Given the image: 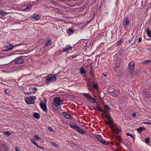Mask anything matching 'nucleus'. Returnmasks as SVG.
Here are the masks:
<instances>
[{"mask_svg":"<svg viewBox=\"0 0 151 151\" xmlns=\"http://www.w3.org/2000/svg\"><path fill=\"white\" fill-rule=\"evenodd\" d=\"M40 17L39 15H34L33 17V18L35 19L36 20H38L40 19Z\"/></svg>","mask_w":151,"mask_h":151,"instance_id":"obj_25","label":"nucleus"},{"mask_svg":"<svg viewBox=\"0 0 151 151\" xmlns=\"http://www.w3.org/2000/svg\"><path fill=\"white\" fill-rule=\"evenodd\" d=\"M51 144L52 145H54L55 147H57L58 146V145L55 143L52 142L51 143Z\"/></svg>","mask_w":151,"mask_h":151,"instance_id":"obj_33","label":"nucleus"},{"mask_svg":"<svg viewBox=\"0 0 151 151\" xmlns=\"http://www.w3.org/2000/svg\"><path fill=\"white\" fill-rule=\"evenodd\" d=\"M68 34L70 35L73 33V31L72 29H69L68 30Z\"/></svg>","mask_w":151,"mask_h":151,"instance_id":"obj_29","label":"nucleus"},{"mask_svg":"<svg viewBox=\"0 0 151 151\" xmlns=\"http://www.w3.org/2000/svg\"><path fill=\"white\" fill-rule=\"evenodd\" d=\"M84 96L87 98L88 101L89 102L94 103H96V101L89 94L87 93H85L84 94Z\"/></svg>","mask_w":151,"mask_h":151,"instance_id":"obj_5","label":"nucleus"},{"mask_svg":"<svg viewBox=\"0 0 151 151\" xmlns=\"http://www.w3.org/2000/svg\"><path fill=\"white\" fill-rule=\"evenodd\" d=\"M121 127H118L116 125H112L111 126V129L113 133L118 134L120 133L122 131Z\"/></svg>","mask_w":151,"mask_h":151,"instance_id":"obj_3","label":"nucleus"},{"mask_svg":"<svg viewBox=\"0 0 151 151\" xmlns=\"http://www.w3.org/2000/svg\"><path fill=\"white\" fill-rule=\"evenodd\" d=\"M151 62V61L149 60H147L144 61L142 63L144 64H147Z\"/></svg>","mask_w":151,"mask_h":151,"instance_id":"obj_28","label":"nucleus"},{"mask_svg":"<svg viewBox=\"0 0 151 151\" xmlns=\"http://www.w3.org/2000/svg\"><path fill=\"white\" fill-rule=\"evenodd\" d=\"M54 102L58 105L63 104V101L61 100L60 98L56 97L54 99Z\"/></svg>","mask_w":151,"mask_h":151,"instance_id":"obj_8","label":"nucleus"},{"mask_svg":"<svg viewBox=\"0 0 151 151\" xmlns=\"http://www.w3.org/2000/svg\"><path fill=\"white\" fill-rule=\"evenodd\" d=\"M129 66V72L130 74H132L135 67L134 63L132 62H130Z\"/></svg>","mask_w":151,"mask_h":151,"instance_id":"obj_6","label":"nucleus"},{"mask_svg":"<svg viewBox=\"0 0 151 151\" xmlns=\"http://www.w3.org/2000/svg\"><path fill=\"white\" fill-rule=\"evenodd\" d=\"M28 93V94H30V93Z\"/></svg>","mask_w":151,"mask_h":151,"instance_id":"obj_54","label":"nucleus"},{"mask_svg":"<svg viewBox=\"0 0 151 151\" xmlns=\"http://www.w3.org/2000/svg\"><path fill=\"white\" fill-rule=\"evenodd\" d=\"M150 124V125H151V124Z\"/></svg>","mask_w":151,"mask_h":151,"instance_id":"obj_55","label":"nucleus"},{"mask_svg":"<svg viewBox=\"0 0 151 151\" xmlns=\"http://www.w3.org/2000/svg\"><path fill=\"white\" fill-rule=\"evenodd\" d=\"M123 42V40H119L117 41L116 42V45L117 46H118L121 45Z\"/></svg>","mask_w":151,"mask_h":151,"instance_id":"obj_20","label":"nucleus"},{"mask_svg":"<svg viewBox=\"0 0 151 151\" xmlns=\"http://www.w3.org/2000/svg\"><path fill=\"white\" fill-rule=\"evenodd\" d=\"M33 115L34 116L35 118L37 119H39L40 117V114L39 113H35L33 114Z\"/></svg>","mask_w":151,"mask_h":151,"instance_id":"obj_21","label":"nucleus"},{"mask_svg":"<svg viewBox=\"0 0 151 151\" xmlns=\"http://www.w3.org/2000/svg\"><path fill=\"white\" fill-rule=\"evenodd\" d=\"M39 148L41 149H43L44 148V147L42 146H40V147H39Z\"/></svg>","mask_w":151,"mask_h":151,"instance_id":"obj_47","label":"nucleus"},{"mask_svg":"<svg viewBox=\"0 0 151 151\" xmlns=\"http://www.w3.org/2000/svg\"><path fill=\"white\" fill-rule=\"evenodd\" d=\"M4 134L6 136H8L11 134V133L8 132H5L4 133Z\"/></svg>","mask_w":151,"mask_h":151,"instance_id":"obj_31","label":"nucleus"},{"mask_svg":"<svg viewBox=\"0 0 151 151\" xmlns=\"http://www.w3.org/2000/svg\"><path fill=\"white\" fill-rule=\"evenodd\" d=\"M31 142L35 145L36 144L35 140H34L33 139H31Z\"/></svg>","mask_w":151,"mask_h":151,"instance_id":"obj_39","label":"nucleus"},{"mask_svg":"<svg viewBox=\"0 0 151 151\" xmlns=\"http://www.w3.org/2000/svg\"><path fill=\"white\" fill-rule=\"evenodd\" d=\"M95 109L96 110L101 111L102 113H103V114H105V113L106 112V111L104 110H102L99 107H96Z\"/></svg>","mask_w":151,"mask_h":151,"instance_id":"obj_22","label":"nucleus"},{"mask_svg":"<svg viewBox=\"0 0 151 151\" xmlns=\"http://www.w3.org/2000/svg\"><path fill=\"white\" fill-rule=\"evenodd\" d=\"M13 62L15 64H20L24 63V60L23 58V57L20 56L19 57L16 58V59L14 60Z\"/></svg>","mask_w":151,"mask_h":151,"instance_id":"obj_4","label":"nucleus"},{"mask_svg":"<svg viewBox=\"0 0 151 151\" xmlns=\"http://www.w3.org/2000/svg\"><path fill=\"white\" fill-rule=\"evenodd\" d=\"M0 13L2 16H4L6 15V14L9 13V12H4L2 10H1L0 11Z\"/></svg>","mask_w":151,"mask_h":151,"instance_id":"obj_24","label":"nucleus"},{"mask_svg":"<svg viewBox=\"0 0 151 151\" xmlns=\"http://www.w3.org/2000/svg\"><path fill=\"white\" fill-rule=\"evenodd\" d=\"M145 127H140L137 128V130L139 133H141L143 131L145 130Z\"/></svg>","mask_w":151,"mask_h":151,"instance_id":"obj_17","label":"nucleus"},{"mask_svg":"<svg viewBox=\"0 0 151 151\" xmlns=\"http://www.w3.org/2000/svg\"><path fill=\"white\" fill-rule=\"evenodd\" d=\"M132 116L134 117H135L136 116V113L135 112H134L132 114Z\"/></svg>","mask_w":151,"mask_h":151,"instance_id":"obj_43","label":"nucleus"},{"mask_svg":"<svg viewBox=\"0 0 151 151\" xmlns=\"http://www.w3.org/2000/svg\"><path fill=\"white\" fill-rule=\"evenodd\" d=\"M52 107L53 109L56 111H57L58 109V106L55 103H53L52 104Z\"/></svg>","mask_w":151,"mask_h":151,"instance_id":"obj_23","label":"nucleus"},{"mask_svg":"<svg viewBox=\"0 0 151 151\" xmlns=\"http://www.w3.org/2000/svg\"><path fill=\"white\" fill-rule=\"evenodd\" d=\"M14 47L13 45L12 44H10L9 45H6L5 47V48L6 49L5 51L8 52L12 50Z\"/></svg>","mask_w":151,"mask_h":151,"instance_id":"obj_10","label":"nucleus"},{"mask_svg":"<svg viewBox=\"0 0 151 151\" xmlns=\"http://www.w3.org/2000/svg\"><path fill=\"white\" fill-rule=\"evenodd\" d=\"M32 5L31 4H28L27 6L26 9H29L31 8Z\"/></svg>","mask_w":151,"mask_h":151,"instance_id":"obj_38","label":"nucleus"},{"mask_svg":"<svg viewBox=\"0 0 151 151\" xmlns=\"http://www.w3.org/2000/svg\"><path fill=\"white\" fill-rule=\"evenodd\" d=\"M119 67V65H118V66H116H116H115V68H118V67Z\"/></svg>","mask_w":151,"mask_h":151,"instance_id":"obj_50","label":"nucleus"},{"mask_svg":"<svg viewBox=\"0 0 151 151\" xmlns=\"http://www.w3.org/2000/svg\"><path fill=\"white\" fill-rule=\"evenodd\" d=\"M63 114L64 116L66 118L69 119H72L73 117L71 114H67L65 112H63Z\"/></svg>","mask_w":151,"mask_h":151,"instance_id":"obj_15","label":"nucleus"},{"mask_svg":"<svg viewBox=\"0 0 151 151\" xmlns=\"http://www.w3.org/2000/svg\"><path fill=\"white\" fill-rule=\"evenodd\" d=\"M96 138L103 144L105 145H107L108 144V142H106L104 139H103L100 135H96Z\"/></svg>","mask_w":151,"mask_h":151,"instance_id":"obj_7","label":"nucleus"},{"mask_svg":"<svg viewBox=\"0 0 151 151\" xmlns=\"http://www.w3.org/2000/svg\"><path fill=\"white\" fill-rule=\"evenodd\" d=\"M129 20L128 18H126L125 19L124 22L123 23V25L124 27H126L129 26Z\"/></svg>","mask_w":151,"mask_h":151,"instance_id":"obj_11","label":"nucleus"},{"mask_svg":"<svg viewBox=\"0 0 151 151\" xmlns=\"http://www.w3.org/2000/svg\"><path fill=\"white\" fill-rule=\"evenodd\" d=\"M126 135H127L131 137H133V136L131 134H129V133H127V134H126Z\"/></svg>","mask_w":151,"mask_h":151,"instance_id":"obj_40","label":"nucleus"},{"mask_svg":"<svg viewBox=\"0 0 151 151\" xmlns=\"http://www.w3.org/2000/svg\"><path fill=\"white\" fill-rule=\"evenodd\" d=\"M103 75L105 76H107V75L103 73Z\"/></svg>","mask_w":151,"mask_h":151,"instance_id":"obj_52","label":"nucleus"},{"mask_svg":"<svg viewBox=\"0 0 151 151\" xmlns=\"http://www.w3.org/2000/svg\"><path fill=\"white\" fill-rule=\"evenodd\" d=\"M147 33L148 36L151 37V30L149 31L148 29H147Z\"/></svg>","mask_w":151,"mask_h":151,"instance_id":"obj_27","label":"nucleus"},{"mask_svg":"<svg viewBox=\"0 0 151 151\" xmlns=\"http://www.w3.org/2000/svg\"><path fill=\"white\" fill-rule=\"evenodd\" d=\"M105 117L108 119L109 124H111L113 122V119L111 118L110 115L109 114L106 115L105 116Z\"/></svg>","mask_w":151,"mask_h":151,"instance_id":"obj_12","label":"nucleus"},{"mask_svg":"<svg viewBox=\"0 0 151 151\" xmlns=\"http://www.w3.org/2000/svg\"><path fill=\"white\" fill-rule=\"evenodd\" d=\"M34 138L35 139L37 140H38L39 139V137L37 135H35L34 137Z\"/></svg>","mask_w":151,"mask_h":151,"instance_id":"obj_35","label":"nucleus"},{"mask_svg":"<svg viewBox=\"0 0 151 151\" xmlns=\"http://www.w3.org/2000/svg\"><path fill=\"white\" fill-rule=\"evenodd\" d=\"M40 107L43 111H46L47 110L46 106L45 104L41 102L40 104Z\"/></svg>","mask_w":151,"mask_h":151,"instance_id":"obj_13","label":"nucleus"},{"mask_svg":"<svg viewBox=\"0 0 151 151\" xmlns=\"http://www.w3.org/2000/svg\"><path fill=\"white\" fill-rule=\"evenodd\" d=\"M119 94V92L118 91H115L114 94V96L115 97L117 96Z\"/></svg>","mask_w":151,"mask_h":151,"instance_id":"obj_30","label":"nucleus"},{"mask_svg":"<svg viewBox=\"0 0 151 151\" xmlns=\"http://www.w3.org/2000/svg\"><path fill=\"white\" fill-rule=\"evenodd\" d=\"M88 89L90 91H91L90 89H91V88L89 87H88Z\"/></svg>","mask_w":151,"mask_h":151,"instance_id":"obj_51","label":"nucleus"},{"mask_svg":"<svg viewBox=\"0 0 151 151\" xmlns=\"http://www.w3.org/2000/svg\"><path fill=\"white\" fill-rule=\"evenodd\" d=\"M151 123H150L149 122H145V124H151Z\"/></svg>","mask_w":151,"mask_h":151,"instance_id":"obj_45","label":"nucleus"},{"mask_svg":"<svg viewBox=\"0 0 151 151\" xmlns=\"http://www.w3.org/2000/svg\"><path fill=\"white\" fill-rule=\"evenodd\" d=\"M19 45H16L14 46V47H16L17 46H19Z\"/></svg>","mask_w":151,"mask_h":151,"instance_id":"obj_49","label":"nucleus"},{"mask_svg":"<svg viewBox=\"0 0 151 151\" xmlns=\"http://www.w3.org/2000/svg\"><path fill=\"white\" fill-rule=\"evenodd\" d=\"M93 87L95 89H97L98 88V86L96 84H95L93 85Z\"/></svg>","mask_w":151,"mask_h":151,"instance_id":"obj_36","label":"nucleus"},{"mask_svg":"<svg viewBox=\"0 0 151 151\" xmlns=\"http://www.w3.org/2000/svg\"><path fill=\"white\" fill-rule=\"evenodd\" d=\"M104 109L105 110V111H106V112L105 113V114H109L108 111L110 110L109 107L107 105H105L104 106Z\"/></svg>","mask_w":151,"mask_h":151,"instance_id":"obj_16","label":"nucleus"},{"mask_svg":"<svg viewBox=\"0 0 151 151\" xmlns=\"http://www.w3.org/2000/svg\"><path fill=\"white\" fill-rule=\"evenodd\" d=\"M144 95L145 97L147 98H149L150 96V94L147 91H145Z\"/></svg>","mask_w":151,"mask_h":151,"instance_id":"obj_19","label":"nucleus"},{"mask_svg":"<svg viewBox=\"0 0 151 151\" xmlns=\"http://www.w3.org/2000/svg\"><path fill=\"white\" fill-rule=\"evenodd\" d=\"M25 101L27 104H33L34 102L32 97H29L25 99Z\"/></svg>","mask_w":151,"mask_h":151,"instance_id":"obj_9","label":"nucleus"},{"mask_svg":"<svg viewBox=\"0 0 151 151\" xmlns=\"http://www.w3.org/2000/svg\"><path fill=\"white\" fill-rule=\"evenodd\" d=\"M70 126L71 128L77 131L81 134H84L86 133V132L85 131L81 129L79 127L75 124H70Z\"/></svg>","mask_w":151,"mask_h":151,"instance_id":"obj_2","label":"nucleus"},{"mask_svg":"<svg viewBox=\"0 0 151 151\" xmlns=\"http://www.w3.org/2000/svg\"><path fill=\"white\" fill-rule=\"evenodd\" d=\"M6 90H5V91H4L5 92H6Z\"/></svg>","mask_w":151,"mask_h":151,"instance_id":"obj_53","label":"nucleus"},{"mask_svg":"<svg viewBox=\"0 0 151 151\" xmlns=\"http://www.w3.org/2000/svg\"><path fill=\"white\" fill-rule=\"evenodd\" d=\"M33 89L35 91H36L37 90V88H34Z\"/></svg>","mask_w":151,"mask_h":151,"instance_id":"obj_46","label":"nucleus"},{"mask_svg":"<svg viewBox=\"0 0 151 151\" xmlns=\"http://www.w3.org/2000/svg\"><path fill=\"white\" fill-rule=\"evenodd\" d=\"M116 140H119V141L120 142L121 141V138L120 136H117L116 137Z\"/></svg>","mask_w":151,"mask_h":151,"instance_id":"obj_34","label":"nucleus"},{"mask_svg":"<svg viewBox=\"0 0 151 151\" xmlns=\"http://www.w3.org/2000/svg\"><path fill=\"white\" fill-rule=\"evenodd\" d=\"M45 82L48 85L50 83L56 81V78L55 75H51L47 77H46Z\"/></svg>","mask_w":151,"mask_h":151,"instance_id":"obj_1","label":"nucleus"},{"mask_svg":"<svg viewBox=\"0 0 151 151\" xmlns=\"http://www.w3.org/2000/svg\"><path fill=\"white\" fill-rule=\"evenodd\" d=\"M80 73L82 74H85L86 72L84 68L81 67L80 68Z\"/></svg>","mask_w":151,"mask_h":151,"instance_id":"obj_18","label":"nucleus"},{"mask_svg":"<svg viewBox=\"0 0 151 151\" xmlns=\"http://www.w3.org/2000/svg\"><path fill=\"white\" fill-rule=\"evenodd\" d=\"M145 142L147 144H148L149 143L150 141V139L148 137H147L146 138V139L145 140Z\"/></svg>","mask_w":151,"mask_h":151,"instance_id":"obj_32","label":"nucleus"},{"mask_svg":"<svg viewBox=\"0 0 151 151\" xmlns=\"http://www.w3.org/2000/svg\"><path fill=\"white\" fill-rule=\"evenodd\" d=\"M48 129L49 130H50V131H52L53 130L52 128L50 127H49L48 128Z\"/></svg>","mask_w":151,"mask_h":151,"instance_id":"obj_44","label":"nucleus"},{"mask_svg":"<svg viewBox=\"0 0 151 151\" xmlns=\"http://www.w3.org/2000/svg\"><path fill=\"white\" fill-rule=\"evenodd\" d=\"M113 49V47H110L108 48V50L109 51H111Z\"/></svg>","mask_w":151,"mask_h":151,"instance_id":"obj_37","label":"nucleus"},{"mask_svg":"<svg viewBox=\"0 0 151 151\" xmlns=\"http://www.w3.org/2000/svg\"><path fill=\"white\" fill-rule=\"evenodd\" d=\"M72 47L70 45H67L65 48H64L63 50V52H66L68 51H70L72 49Z\"/></svg>","mask_w":151,"mask_h":151,"instance_id":"obj_14","label":"nucleus"},{"mask_svg":"<svg viewBox=\"0 0 151 151\" xmlns=\"http://www.w3.org/2000/svg\"><path fill=\"white\" fill-rule=\"evenodd\" d=\"M142 41V38L141 37H140L139 38L138 41L139 42H141Z\"/></svg>","mask_w":151,"mask_h":151,"instance_id":"obj_42","label":"nucleus"},{"mask_svg":"<svg viewBox=\"0 0 151 151\" xmlns=\"http://www.w3.org/2000/svg\"><path fill=\"white\" fill-rule=\"evenodd\" d=\"M51 44V40H49L45 42V45L47 46H49Z\"/></svg>","mask_w":151,"mask_h":151,"instance_id":"obj_26","label":"nucleus"},{"mask_svg":"<svg viewBox=\"0 0 151 151\" xmlns=\"http://www.w3.org/2000/svg\"><path fill=\"white\" fill-rule=\"evenodd\" d=\"M15 151H19V149L18 147H15Z\"/></svg>","mask_w":151,"mask_h":151,"instance_id":"obj_41","label":"nucleus"},{"mask_svg":"<svg viewBox=\"0 0 151 151\" xmlns=\"http://www.w3.org/2000/svg\"><path fill=\"white\" fill-rule=\"evenodd\" d=\"M35 145L37 147H40V146L38 145L37 144V143Z\"/></svg>","mask_w":151,"mask_h":151,"instance_id":"obj_48","label":"nucleus"}]
</instances>
